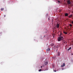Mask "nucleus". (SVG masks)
Segmentation results:
<instances>
[{
    "mask_svg": "<svg viewBox=\"0 0 73 73\" xmlns=\"http://www.w3.org/2000/svg\"><path fill=\"white\" fill-rule=\"evenodd\" d=\"M69 25L70 26V27H72V25H71V24H69Z\"/></svg>",
    "mask_w": 73,
    "mask_h": 73,
    "instance_id": "ddd939ff",
    "label": "nucleus"
},
{
    "mask_svg": "<svg viewBox=\"0 0 73 73\" xmlns=\"http://www.w3.org/2000/svg\"><path fill=\"white\" fill-rule=\"evenodd\" d=\"M52 66L53 68H54V64H53L52 65Z\"/></svg>",
    "mask_w": 73,
    "mask_h": 73,
    "instance_id": "9b49d317",
    "label": "nucleus"
},
{
    "mask_svg": "<svg viewBox=\"0 0 73 73\" xmlns=\"http://www.w3.org/2000/svg\"><path fill=\"white\" fill-rule=\"evenodd\" d=\"M59 46H60V45H59Z\"/></svg>",
    "mask_w": 73,
    "mask_h": 73,
    "instance_id": "393cba45",
    "label": "nucleus"
},
{
    "mask_svg": "<svg viewBox=\"0 0 73 73\" xmlns=\"http://www.w3.org/2000/svg\"><path fill=\"white\" fill-rule=\"evenodd\" d=\"M70 7H72V5H71L70 6Z\"/></svg>",
    "mask_w": 73,
    "mask_h": 73,
    "instance_id": "412c9836",
    "label": "nucleus"
},
{
    "mask_svg": "<svg viewBox=\"0 0 73 73\" xmlns=\"http://www.w3.org/2000/svg\"><path fill=\"white\" fill-rule=\"evenodd\" d=\"M4 8H1V11H3V10H4Z\"/></svg>",
    "mask_w": 73,
    "mask_h": 73,
    "instance_id": "f8f14e48",
    "label": "nucleus"
},
{
    "mask_svg": "<svg viewBox=\"0 0 73 73\" xmlns=\"http://www.w3.org/2000/svg\"><path fill=\"white\" fill-rule=\"evenodd\" d=\"M68 15H69V14L67 13H66L65 14V16H68Z\"/></svg>",
    "mask_w": 73,
    "mask_h": 73,
    "instance_id": "39448f33",
    "label": "nucleus"
},
{
    "mask_svg": "<svg viewBox=\"0 0 73 73\" xmlns=\"http://www.w3.org/2000/svg\"><path fill=\"white\" fill-rule=\"evenodd\" d=\"M68 3V4H70V0H68L67 1Z\"/></svg>",
    "mask_w": 73,
    "mask_h": 73,
    "instance_id": "f03ea898",
    "label": "nucleus"
},
{
    "mask_svg": "<svg viewBox=\"0 0 73 73\" xmlns=\"http://www.w3.org/2000/svg\"><path fill=\"white\" fill-rule=\"evenodd\" d=\"M70 49H71V47H70L68 49V50H70Z\"/></svg>",
    "mask_w": 73,
    "mask_h": 73,
    "instance_id": "2eb2a0df",
    "label": "nucleus"
},
{
    "mask_svg": "<svg viewBox=\"0 0 73 73\" xmlns=\"http://www.w3.org/2000/svg\"><path fill=\"white\" fill-rule=\"evenodd\" d=\"M56 28H57V27H54V29H56Z\"/></svg>",
    "mask_w": 73,
    "mask_h": 73,
    "instance_id": "dca6fc26",
    "label": "nucleus"
},
{
    "mask_svg": "<svg viewBox=\"0 0 73 73\" xmlns=\"http://www.w3.org/2000/svg\"><path fill=\"white\" fill-rule=\"evenodd\" d=\"M72 16V15H71L68 16L69 18H71V17Z\"/></svg>",
    "mask_w": 73,
    "mask_h": 73,
    "instance_id": "0eeeda50",
    "label": "nucleus"
},
{
    "mask_svg": "<svg viewBox=\"0 0 73 73\" xmlns=\"http://www.w3.org/2000/svg\"><path fill=\"white\" fill-rule=\"evenodd\" d=\"M48 19H49V20H50V19H49V18H48Z\"/></svg>",
    "mask_w": 73,
    "mask_h": 73,
    "instance_id": "b1692460",
    "label": "nucleus"
},
{
    "mask_svg": "<svg viewBox=\"0 0 73 73\" xmlns=\"http://www.w3.org/2000/svg\"><path fill=\"white\" fill-rule=\"evenodd\" d=\"M45 65H46L47 64H48V62H45Z\"/></svg>",
    "mask_w": 73,
    "mask_h": 73,
    "instance_id": "9d476101",
    "label": "nucleus"
},
{
    "mask_svg": "<svg viewBox=\"0 0 73 73\" xmlns=\"http://www.w3.org/2000/svg\"><path fill=\"white\" fill-rule=\"evenodd\" d=\"M41 69H39V72H41Z\"/></svg>",
    "mask_w": 73,
    "mask_h": 73,
    "instance_id": "4468645a",
    "label": "nucleus"
},
{
    "mask_svg": "<svg viewBox=\"0 0 73 73\" xmlns=\"http://www.w3.org/2000/svg\"><path fill=\"white\" fill-rule=\"evenodd\" d=\"M4 17H5V15H4Z\"/></svg>",
    "mask_w": 73,
    "mask_h": 73,
    "instance_id": "5701e85b",
    "label": "nucleus"
},
{
    "mask_svg": "<svg viewBox=\"0 0 73 73\" xmlns=\"http://www.w3.org/2000/svg\"><path fill=\"white\" fill-rule=\"evenodd\" d=\"M54 72H56V70H55Z\"/></svg>",
    "mask_w": 73,
    "mask_h": 73,
    "instance_id": "a211bd4d",
    "label": "nucleus"
},
{
    "mask_svg": "<svg viewBox=\"0 0 73 73\" xmlns=\"http://www.w3.org/2000/svg\"><path fill=\"white\" fill-rule=\"evenodd\" d=\"M50 48H48L47 49H46V51H49L50 50Z\"/></svg>",
    "mask_w": 73,
    "mask_h": 73,
    "instance_id": "6e6552de",
    "label": "nucleus"
},
{
    "mask_svg": "<svg viewBox=\"0 0 73 73\" xmlns=\"http://www.w3.org/2000/svg\"><path fill=\"white\" fill-rule=\"evenodd\" d=\"M65 63H64L63 64V65H61V67H64V66H65Z\"/></svg>",
    "mask_w": 73,
    "mask_h": 73,
    "instance_id": "20e7f679",
    "label": "nucleus"
},
{
    "mask_svg": "<svg viewBox=\"0 0 73 73\" xmlns=\"http://www.w3.org/2000/svg\"><path fill=\"white\" fill-rule=\"evenodd\" d=\"M63 43L65 44V42H63Z\"/></svg>",
    "mask_w": 73,
    "mask_h": 73,
    "instance_id": "6ab92c4d",
    "label": "nucleus"
},
{
    "mask_svg": "<svg viewBox=\"0 0 73 73\" xmlns=\"http://www.w3.org/2000/svg\"><path fill=\"white\" fill-rule=\"evenodd\" d=\"M72 24H73V21H72Z\"/></svg>",
    "mask_w": 73,
    "mask_h": 73,
    "instance_id": "aec40b11",
    "label": "nucleus"
},
{
    "mask_svg": "<svg viewBox=\"0 0 73 73\" xmlns=\"http://www.w3.org/2000/svg\"><path fill=\"white\" fill-rule=\"evenodd\" d=\"M41 68H42V66H41Z\"/></svg>",
    "mask_w": 73,
    "mask_h": 73,
    "instance_id": "4be33fe9",
    "label": "nucleus"
},
{
    "mask_svg": "<svg viewBox=\"0 0 73 73\" xmlns=\"http://www.w3.org/2000/svg\"><path fill=\"white\" fill-rule=\"evenodd\" d=\"M58 3H60V1H58Z\"/></svg>",
    "mask_w": 73,
    "mask_h": 73,
    "instance_id": "f3484780",
    "label": "nucleus"
},
{
    "mask_svg": "<svg viewBox=\"0 0 73 73\" xmlns=\"http://www.w3.org/2000/svg\"><path fill=\"white\" fill-rule=\"evenodd\" d=\"M60 35L59 37L58 38V41H60L61 40H62L64 39V37H63V35L62 34V33H60Z\"/></svg>",
    "mask_w": 73,
    "mask_h": 73,
    "instance_id": "f257e3e1",
    "label": "nucleus"
},
{
    "mask_svg": "<svg viewBox=\"0 0 73 73\" xmlns=\"http://www.w3.org/2000/svg\"><path fill=\"white\" fill-rule=\"evenodd\" d=\"M60 52H58V54L57 55V56H60Z\"/></svg>",
    "mask_w": 73,
    "mask_h": 73,
    "instance_id": "423d86ee",
    "label": "nucleus"
},
{
    "mask_svg": "<svg viewBox=\"0 0 73 73\" xmlns=\"http://www.w3.org/2000/svg\"><path fill=\"white\" fill-rule=\"evenodd\" d=\"M56 27L57 28H59V24L58 23L57 24Z\"/></svg>",
    "mask_w": 73,
    "mask_h": 73,
    "instance_id": "7ed1b4c3",
    "label": "nucleus"
},
{
    "mask_svg": "<svg viewBox=\"0 0 73 73\" xmlns=\"http://www.w3.org/2000/svg\"><path fill=\"white\" fill-rule=\"evenodd\" d=\"M63 33L64 34H65V35H66V34H67V33H67V32H64Z\"/></svg>",
    "mask_w": 73,
    "mask_h": 73,
    "instance_id": "1a4fd4ad",
    "label": "nucleus"
}]
</instances>
